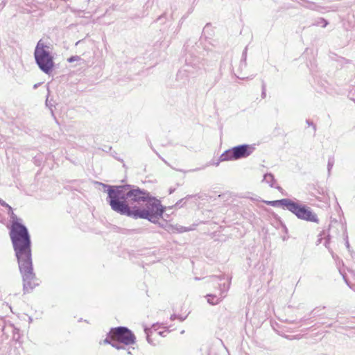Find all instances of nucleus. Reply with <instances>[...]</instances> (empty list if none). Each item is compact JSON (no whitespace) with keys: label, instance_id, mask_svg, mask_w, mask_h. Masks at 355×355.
<instances>
[{"label":"nucleus","instance_id":"obj_34","mask_svg":"<svg viewBox=\"0 0 355 355\" xmlns=\"http://www.w3.org/2000/svg\"><path fill=\"white\" fill-rule=\"evenodd\" d=\"M177 319H179L180 321L182 322V321H184L186 319V317H182L180 315H178V318Z\"/></svg>","mask_w":355,"mask_h":355},{"label":"nucleus","instance_id":"obj_5","mask_svg":"<svg viewBox=\"0 0 355 355\" xmlns=\"http://www.w3.org/2000/svg\"><path fill=\"white\" fill-rule=\"evenodd\" d=\"M34 57L40 69L49 75L54 67L53 57L50 51V46L40 40L35 49Z\"/></svg>","mask_w":355,"mask_h":355},{"label":"nucleus","instance_id":"obj_39","mask_svg":"<svg viewBox=\"0 0 355 355\" xmlns=\"http://www.w3.org/2000/svg\"><path fill=\"white\" fill-rule=\"evenodd\" d=\"M157 153V155L159 156V158H161V159L164 162V163H166V164H167L166 161H165L162 157H161V156H160L159 155H158V153Z\"/></svg>","mask_w":355,"mask_h":355},{"label":"nucleus","instance_id":"obj_31","mask_svg":"<svg viewBox=\"0 0 355 355\" xmlns=\"http://www.w3.org/2000/svg\"><path fill=\"white\" fill-rule=\"evenodd\" d=\"M144 331H145V333L147 334V341H148L149 343H151V341H150V337H149V334H148V331H149V329H148V328H145Z\"/></svg>","mask_w":355,"mask_h":355},{"label":"nucleus","instance_id":"obj_42","mask_svg":"<svg viewBox=\"0 0 355 355\" xmlns=\"http://www.w3.org/2000/svg\"><path fill=\"white\" fill-rule=\"evenodd\" d=\"M219 164V162L216 163V165L218 166Z\"/></svg>","mask_w":355,"mask_h":355},{"label":"nucleus","instance_id":"obj_11","mask_svg":"<svg viewBox=\"0 0 355 355\" xmlns=\"http://www.w3.org/2000/svg\"><path fill=\"white\" fill-rule=\"evenodd\" d=\"M337 314L333 309H328L323 306H317L313 309L311 313V317L309 318H302L301 321L304 322L305 324H308V320L312 318H319L322 319H334Z\"/></svg>","mask_w":355,"mask_h":355},{"label":"nucleus","instance_id":"obj_7","mask_svg":"<svg viewBox=\"0 0 355 355\" xmlns=\"http://www.w3.org/2000/svg\"><path fill=\"white\" fill-rule=\"evenodd\" d=\"M201 67V60L199 58L191 54L187 55L185 65L177 73L178 80H183V83L188 81L190 74H194Z\"/></svg>","mask_w":355,"mask_h":355},{"label":"nucleus","instance_id":"obj_4","mask_svg":"<svg viewBox=\"0 0 355 355\" xmlns=\"http://www.w3.org/2000/svg\"><path fill=\"white\" fill-rule=\"evenodd\" d=\"M164 212V207L162 205L161 202L150 195L144 202L143 205L133 206L132 212H130L127 209L129 217L134 219H146L153 223H157V220L162 217Z\"/></svg>","mask_w":355,"mask_h":355},{"label":"nucleus","instance_id":"obj_44","mask_svg":"<svg viewBox=\"0 0 355 355\" xmlns=\"http://www.w3.org/2000/svg\"><path fill=\"white\" fill-rule=\"evenodd\" d=\"M37 87V85H34V88H36Z\"/></svg>","mask_w":355,"mask_h":355},{"label":"nucleus","instance_id":"obj_18","mask_svg":"<svg viewBox=\"0 0 355 355\" xmlns=\"http://www.w3.org/2000/svg\"><path fill=\"white\" fill-rule=\"evenodd\" d=\"M247 51H248V47L246 46L244 49L243 53H242V58L241 60L240 67H245L247 65V63H246Z\"/></svg>","mask_w":355,"mask_h":355},{"label":"nucleus","instance_id":"obj_23","mask_svg":"<svg viewBox=\"0 0 355 355\" xmlns=\"http://www.w3.org/2000/svg\"><path fill=\"white\" fill-rule=\"evenodd\" d=\"M186 203V201H185V198H182L180 200H179L175 205V207H178V208H180L183 206L184 204Z\"/></svg>","mask_w":355,"mask_h":355},{"label":"nucleus","instance_id":"obj_27","mask_svg":"<svg viewBox=\"0 0 355 355\" xmlns=\"http://www.w3.org/2000/svg\"><path fill=\"white\" fill-rule=\"evenodd\" d=\"M80 59V57L78 55L71 56L69 58H68V62H73L74 61L79 60Z\"/></svg>","mask_w":355,"mask_h":355},{"label":"nucleus","instance_id":"obj_6","mask_svg":"<svg viewBox=\"0 0 355 355\" xmlns=\"http://www.w3.org/2000/svg\"><path fill=\"white\" fill-rule=\"evenodd\" d=\"M255 150L254 145L241 144L226 150L219 157V162L238 160L250 156Z\"/></svg>","mask_w":355,"mask_h":355},{"label":"nucleus","instance_id":"obj_36","mask_svg":"<svg viewBox=\"0 0 355 355\" xmlns=\"http://www.w3.org/2000/svg\"><path fill=\"white\" fill-rule=\"evenodd\" d=\"M175 191V188H170L168 190L169 194H172Z\"/></svg>","mask_w":355,"mask_h":355},{"label":"nucleus","instance_id":"obj_15","mask_svg":"<svg viewBox=\"0 0 355 355\" xmlns=\"http://www.w3.org/2000/svg\"><path fill=\"white\" fill-rule=\"evenodd\" d=\"M263 181L268 183L270 187L276 188L278 190L282 189L281 187L275 186L276 180L275 179L274 175L270 173H266L263 175Z\"/></svg>","mask_w":355,"mask_h":355},{"label":"nucleus","instance_id":"obj_26","mask_svg":"<svg viewBox=\"0 0 355 355\" xmlns=\"http://www.w3.org/2000/svg\"><path fill=\"white\" fill-rule=\"evenodd\" d=\"M193 198H200V196L199 194H195V195H187L184 198H185V201L188 200L189 199Z\"/></svg>","mask_w":355,"mask_h":355},{"label":"nucleus","instance_id":"obj_16","mask_svg":"<svg viewBox=\"0 0 355 355\" xmlns=\"http://www.w3.org/2000/svg\"><path fill=\"white\" fill-rule=\"evenodd\" d=\"M45 104L46 106L50 110L52 116L55 117L53 108L55 107V103L52 98H49V94L47 95Z\"/></svg>","mask_w":355,"mask_h":355},{"label":"nucleus","instance_id":"obj_24","mask_svg":"<svg viewBox=\"0 0 355 355\" xmlns=\"http://www.w3.org/2000/svg\"><path fill=\"white\" fill-rule=\"evenodd\" d=\"M177 230L178 231V232L182 233L184 232L190 231L191 228L185 227L183 226H180L179 227L177 228Z\"/></svg>","mask_w":355,"mask_h":355},{"label":"nucleus","instance_id":"obj_9","mask_svg":"<svg viewBox=\"0 0 355 355\" xmlns=\"http://www.w3.org/2000/svg\"><path fill=\"white\" fill-rule=\"evenodd\" d=\"M109 336L112 340L120 342L125 345H130L136 343L135 334L125 327L112 328L109 331Z\"/></svg>","mask_w":355,"mask_h":355},{"label":"nucleus","instance_id":"obj_41","mask_svg":"<svg viewBox=\"0 0 355 355\" xmlns=\"http://www.w3.org/2000/svg\"><path fill=\"white\" fill-rule=\"evenodd\" d=\"M127 353H128V354L132 355V353H131V352H130V351H128V352H127Z\"/></svg>","mask_w":355,"mask_h":355},{"label":"nucleus","instance_id":"obj_30","mask_svg":"<svg viewBox=\"0 0 355 355\" xmlns=\"http://www.w3.org/2000/svg\"><path fill=\"white\" fill-rule=\"evenodd\" d=\"M0 205L3 207H5L6 208H7L9 205L7 204L4 200H3L2 199L0 198Z\"/></svg>","mask_w":355,"mask_h":355},{"label":"nucleus","instance_id":"obj_10","mask_svg":"<svg viewBox=\"0 0 355 355\" xmlns=\"http://www.w3.org/2000/svg\"><path fill=\"white\" fill-rule=\"evenodd\" d=\"M338 229H340L343 231L344 239L345 241L346 248H347L349 252H351L350 245H349V241H348V236H347V228H346V227L343 223H340V222H338V220H336L331 222V223L329 225V230H328V232H329L328 234L326 236L325 233L323 232V235L326 237L325 238V242L324 243V246L327 248H328V249L329 248V244L330 237L333 236V234L334 233V230H337Z\"/></svg>","mask_w":355,"mask_h":355},{"label":"nucleus","instance_id":"obj_17","mask_svg":"<svg viewBox=\"0 0 355 355\" xmlns=\"http://www.w3.org/2000/svg\"><path fill=\"white\" fill-rule=\"evenodd\" d=\"M308 4L306 6H304L305 8H308V9H310V10H316V11H320L321 9L323 8V7L319 6V5H317L316 3H313V2H308Z\"/></svg>","mask_w":355,"mask_h":355},{"label":"nucleus","instance_id":"obj_32","mask_svg":"<svg viewBox=\"0 0 355 355\" xmlns=\"http://www.w3.org/2000/svg\"><path fill=\"white\" fill-rule=\"evenodd\" d=\"M8 214L10 216H11L12 213H14L13 211H12V208L9 205L8 207Z\"/></svg>","mask_w":355,"mask_h":355},{"label":"nucleus","instance_id":"obj_3","mask_svg":"<svg viewBox=\"0 0 355 355\" xmlns=\"http://www.w3.org/2000/svg\"><path fill=\"white\" fill-rule=\"evenodd\" d=\"M99 184L107 189L106 190L107 201L112 209L128 217L129 214L127 213V209L132 212V207L143 205L144 202L149 198L150 195L146 190L130 184L110 186L103 183Z\"/></svg>","mask_w":355,"mask_h":355},{"label":"nucleus","instance_id":"obj_33","mask_svg":"<svg viewBox=\"0 0 355 355\" xmlns=\"http://www.w3.org/2000/svg\"><path fill=\"white\" fill-rule=\"evenodd\" d=\"M177 318H178V315H176V314H173V315H171V318H170V319H171V320H175V319H177Z\"/></svg>","mask_w":355,"mask_h":355},{"label":"nucleus","instance_id":"obj_25","mask_svg":"<svg viewBox=\"0 0 355 355\" xmlns=\"http://www.w3.org/2000/svg\"><path fill=\"white\" fill-rule=\"evenodd\" d=\"M261 89H262V92H261V97L263 98H264L266 96V84L263 81L262 83V86H261Z\"/></svg>","mask_w":355,"mask_h":355},{"label":"nucleus","instance_id":"obj_21","mask_svg":"<svg viewBox=\"0 0 355 355\" xmlns=\"http://www.w3.org/2000/svg\"><path fill=\"white\" fill-rule=\"evenodd\" d=\"M112 347H114L116 349H125V345L121 343L120 342L112 340Z\"/></svg>","mask_w":355,"mask_h":355},{"label":"nucleus","instance_id":"obj_35","mask_svg":"<svg viewBox=\"0 0 355 355\" xmlns=\"http://www.w3.org/2000/svg\"><path fill=\"white\" fill-rule=\"evenodd\" d=\"M156 224H158V225L160 227H162L164 228V224L163 223H159V220H157V223Z\"/></svg>","mask_w":355,"mask_h":355},{"label":"nucleus","instance_id":"obj_40","mask_svg":"<svg viewBox=\"0 0 355 355\" xmlns=\"http://www.w3.org/2000/svg\"><path fill=\"white\" fill-rule=\"evenodd\" d=\"M162 17H163V15L159 16V17L157 18V20H159Z\"/></svg>","mask_w":355,"mask_h":355},{"label":"nucleus","instance_id":"obj_37","mask_svg":"<svg viewBox=\"0 0 355 355\" xmlns=\"http://www.w3.org/2000/svg\"><path fill=\"white\" fill-rule=\"evenodd\" d=\"M343 279H345V282L347 283V284L348 286H349V284L348 281L347 280V279H346V277H345V275H343Z\"/></svg>","mask_w":355,"mask_h":355},{"label":"nucleus","instance_id":"obj_22","mask_svg":"<svg viewBox=\"0 0 355 355\" xmlns=\"http://www.w3.org/2000/svg\"><path fill=\"white\" fill-rule=\"evenodd\" d=\"M334 157H329V159H328V164H327V171H328V174L330 175V173H331V170L334 166Z\"/></svg>","mask_w":355,"mask_h":355},{"label":"nucleus","instance_id":"obj_28","mask_svg":"<svg viewBox=\"0 0 355 355\" xmlns=\"http://www.w3.org/2000/svg\"><path fill=\"white\" fill-rule=\"evenodd\" d=\"M103 343L110 344L112 346V340L111 338L109 336V333L107 334V338L103 340Z\"/></svg>","mask_w":355,"mask_h":355},{"label":"nucleus","instance_id":"obj_1","mask_svg":"<svg viewBox=\"0 0 355 355\" xmlns=\"http://www.w3.org/2000/svg\"><path fill=\"white\" fill-rule=\"evenodd\" d=\"M10 218L11 227L9 234L22 277L23 291L26 294L39 285L35 282L36 275L33 272L31 236L27 227L19 222L21 219L15 213H12Z\"/></svg>","mask_w":355,"mask_h":355},{"label":"nucleus","instance_id":"obj_19","mask_svg":"<svg viewBox=\"0 0 355 355\" xmlns=\"http://www.w3.org/2000/svg\"><path fill=\"white\" fill-rule=\"evenodd\" d=\"M328 21L324 18H320L317 22L313 24V26H319L321 25L323 28L326 27L328 25Z\"/></svg>","mask_w":355,"mask_h":355},{"label":"nucleus","instance_id":"obj_12","mask_svg":"<svg viewBox=\"0 0 355 355\" xmlns=\"http://www.w3.org/2000/svg\"><path fill=\"white\" fill-rule=\"evenodd\" d=\"M291 199L288 198H283L281 200H272V201H266V203L268 205L272 207H282L285 209H288Z\"/></svg>","mask_w":355,"mask_h":355},{"label":"nucleus","instance_id":"obj_43","mask_svg":"<svg viewBox=\"0 0 355 355\" xmlns=\"http://www.w3.org/2000/svg\"><path fill=\"white\" fill-rule=\"evenodd\" d=\"M159 334H160L161 336H162L163 334V332H159Z\"/></svg>","mask_w":355,"mask_h":355},{"label":"nucleus","instance_id":"obj_29","mask_svg":"<svg viewBox=\"0 0 355 355\" xmlns=\"http://www.w3.org/2000/svg\"><path fill=\"white\" fill-rule=\"evenodd\" d=\"M306 123H307L309 125L313 126V128L314 130L315 131V130H316V126H315V125L312 121H309V120H306Z\"/></svg>","mask_w":355,"mask_h":355},{"label":"nucleus","instance_id":"obj_20","mask_svg":"<svg viewBox=\"0 0 355 355\" xmlns=\"http://www.w3.org/2000/svg\"><path fill=\"white\" fill-rule=\"evenodd\" d=\"M144 232V229L139 228V229H132V230H126L124 229L122 232L123 233H129V234H141Z\"/></svg>","mask_w":355,"mask_h":355},{"label":"nucleus","instance_id":"obj_14","mask_svg":"<svg viewBox=\"0 0 355 355\" xmlns=\"http://www.w3.org/2000/svg\"><path fill=\"white\" fill-rule=\"evenodd\" d=\"M205 297L207 300V302L209 304L216 305L225 297V295H217L214 294H207Z\"/></svg>","mask_w":355,"mask_h":355},{"label":"nucleus","instance_id":"obj_8","mask_svg":"<svg viewBox=\"0 0 355 355\" xmlns=\"http://www.w3.org/2000/svg\"><path fill=\"white\" fill-rule=\"evenodd\" d=\"M288 210L300 220L316 223H319L317 214L313 212L309 207L304 205H300L297 202L291 200Z\"/></svg>","mask_w":355,"mask_h":355},{"label":"nucleus","instance_id":"obj_38","mask_svg":"<svg viewBox=\"0 0 355 355\" xmlns=\"http://www.w3.org/2000/svg\"><path fill=\"white\" fill-rule=\"evenodd\" d=\"M322 239H322V237L319 238V239H318L317 244L320 243L322 242Z\"/></svg>","mask_w":355,"mask_h":355},{"label":"nucleus","instance_id":"obj_13","mask_svg":"<svg viewBox=\"0 0 355 355\" xmlns=\"http://www.w3.org/2000/svg\"><path fill=\"white\" fill-rule=\"evenodd\" d=\"M211 279H212V282H216L218 284V287H219V290H220V293L219 295H226V293L227 292V291L229 290L230 288V283H219L218 282L221 281L223 279L221 277H216V276H213L211 277Z\"/></svg>","mask_w":355,"mask_h":355},{"label":"nucleus","instance_id":"obj_2","mask_svg":"<svg viewBox=\"0 0 355 355\" xmlns=\"http://www.w3.org/2000/svg\"><path fill=\"white\" fill-rule=\"evenodd\" d=\"M10 218L11 227L9 234L22 277L23 291L26 294L39 285L35 282L36 275L33 272L31 236L27 227L19 222L21 219L15 213H12Z\"/></svg>","mask_w":355,"mask_h":355}]
</instances>
